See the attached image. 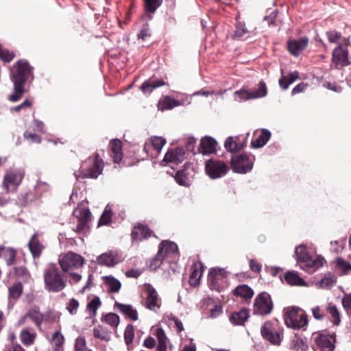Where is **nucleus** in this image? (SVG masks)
Masks as SVG:
<instances>
[{
  "label": "nucleus",
  "mask_w": 351,
  "mask_h": 351,
  "mask_svg": "<svg viewBox=\"0 0 351 351\" xmlns=\"http://www.w3.org/2000/svg\"><path fill=\"white\" fill-rule=\"evenodd\" d=\"M49 184L47 182L41 180H38L34 186V193L38 198L41 197L43 193L49 192Z\"/></svg>",
  "instance_id": "obj_41"
},
{
  "label": "nucleus",
  "mask_w": 351,
  "mask_h": 351,
  "mask_svg": "<svg viewBox=\"0 0 351 351\" xmlns=\"http://www.w3.org/2000/svg\"><path fill=\"white\" fill-rule=\"evenodd\" d=\"M196 139L193 136H189L184 143V148L188 153L194 152Z\"/></svg>",
  "instance_id": "obj_60"
},
{
  "label": "nucleus",
  "mask_w": 351,
  "mask_h": 351,
  "mask_svg": "<svg viewBox=\"0 0 351 351\" xmlns=\"http://www.w3.org/2000/svg\"><path fill=\"white\" fill-rule=\"evenodd\" d=\"M165 84V82L162 80H155L150 79L142 84L141 89L145 94H150L154 89Z\"/></svg>",
  "instance_id": "obj_29"
},
{
  "label": "nucleus",
  "mask_w": 351,
  "mask_h": 351,
  "mask_svg": "<svg viewBox=\"0 0 351 351\" xmlns=\"http://www.w3.org/2000/svg\"><path fill=\"white\" fill-rule=\"evenodd\" d=\"M174 178L176 182L181 186H186L189 185V180L182 171H178L174 176Z\"/></svg>",
  "instance_id": "obj_52"
},
{
  "label": "nucleus",
  "mask_w": 351,
  "mask_h": 351,
  "mask_svg": "<svg viewBox=\"0 0 351 351\" xmlns=\"http://www.w3.org/2000/svg\"><path fill=\"white\" fill-rule=\"evenodd\" d=\"M326 36L329 43H337L341 38V34L335 30H330L326 32Z\"/></svg>",
  "instance_id": "obj_53"
},
{
  "label": "nucleus",
  "mask_w": 351,
  "mask_h": 351,
  "mask_svg": "<svg viewBox=\"0 0 351 351\" xmlns=\"http://www.w3.org/2000/svg\"><path fill=\"white\" fill-rule=\"evenodd\" d=\"M191 269L192 271L189 276V283L191 286L196 287L197 285H199L202 272L193 267H192Z\"/></svg>",
  "instance_id": "obj_49"
},
{
  "label": "nucleus",
  "mask_w": 351,
  "mask_h": 351,
  "mask_svg": "<svg viewBox=\"0 0 351 351\" xmlns=\"http://www.w3.org/2000/svg\"><path fill=\"white\" fill-rule=\"evenodd\" d=\"M101 302L100 298L95 296L86 306V311L88 312L89 317L93 318L97 315V311L101 306Z\"/></svg>",
  "instance_id": "obj_38"
},
{
  "label": "nucleus",
  "mask_w": 351,
  "mask_h": 351,
  "mask_svg": "<svg viewBox=\"0 0 351 351\" xmlns=\"http://www.w3.org/2000/svg\"><path fill=\"white\" fill-rule=\"evenodd\" d=\"M295 253L300 268L309 274L315 272L323 265L322 261L313 259L311 257L303 244L295 248Z\"/></svg>",
  "instance_id": "obj_3"
},
{
  "label": "nucleus",
  "mask_w": 351,
  "mask_h": 351,
  "mask_svg": "<svg viewBox=\"0 0 351 351\" xmlns=\"http://www.w3.org/2000/svg\"><path fill=\"white\" fill-rule=\"evenodd\" d=\"M93 336L106 342L111 340V332L104 326L98 325L93 330Z\"/></svg>",
  "instance_id": "obj_30"
},
{
  "label": "nucleus",
  "mask_w": 351,
  "mask_h": 351,
  "mask_svg": "<svg viewBox=\"0 0 351 351\" xmlns=\"http://www.w3.org/2000/svg\"><path fill=\"white\" fill-rule=\"evenodd\" d=\"M162 250V256L165 259L175 258L178 254V245L173 241H162L158 247V250Z\"/></svg>",
  "instance_id": "obj_17"
},
{
  "label": "nucleus",
  "mask_w": 351,
  "mask_h": 351,
  "mask_svg": "<svg viewBox=\"0 0 351 351\" xmlns=\"http://www.w3.org/2000/svg\"><path fill=\"white\" fill-rule=\"evenodd\" d=\"M221 273V270H217L215 269H212L208 274V280L213 283L215 284L218 280V276Z\"/></svg>",
  "instance_id": "obj_63"
},
{
  "label": "nucleus",
  "mask_w": 351,
  "mask_h": 351,
  "mask_svg": "<svg viewBox=\"0 0 351 351\" xmlns=\"http://www.w3.org/2000/svg\"><path fill=\"white\" fill-rule=\"evenodd\" d=\"M97 261L100 265L113 267L119 262V257L116 252L110 251L99 255Z\"/></svg>",
  "instance_id": "obj_20"
},
{
  "label": "nucleus",
  "mask_w": 351,
  "mask_h": 351,
  "mask_svg": "<svg viewBox=\"0 0 351 351\" xmlns=\"http://www.w3.org/2000/svg\"><path fill=\"white\" fill-rule=\"evenodd\" d=\"M15 274L23 279H27L29 277V273L24 266L16 267L14 268Z\"/></svg>",
  "instance_id": "obj_62"
},
{
  "label": "nucleus",
  "mask_w": 351,
  "mask_h": 351,
  "mask_svg": "<svg viewBox=\"0 0 351 351\" xmlns=\"http://www.w3.org/2000/svg\"><path fill=\"white\" fill-rule=\"evenodd\" d=\"M186 152L184 147H178L174 151H168L165 154L163 160L167 163L178 165L184 160Z\"/></svg>",
  "instance_id": "obj_16"
},
{
  "label": "nucleus",
  "mask_w": 351,
  "mask_h": 351,
  "mask_svg": "<svg viewBox=\"0 0 351 351\" xmlns=\"http://www.w3.org/2000/svg\"><path fill=\"white\" fill-rule=\"evenodd\" d=\"M75 351H86V341L84 337L80 336L75 341Z\"/></svg>",
  "instance_id": "obj_54"
},
{
  "label": "nucleus",
  "mask_w": 351,
  "mask_h": 351,
  "mask_svg": "<svg viewBox=\"0 0 351 351\" xmlns=\"http://www.w3.org/2000/svg\"><path fill=\"white\" fill-rule=\"evenodd\" d=\"M327 312L330 315L332 322L335 325H339L341 322L339 312L337 308L331 304L327 307Z\"/></svg>",
  "instance_id": "obj_45"
},
{
  "label": "nucleus",
  "mask_w": 351,
  "mask_h": 351,
  "mask_svg": "<svg viewBox=\"0 0 351 351\" xmlns=\"http://www.w3.org/2000/svg\"><path fill=\"white\" fill-rule=\"evenodd\" d=\"M335 336L328 333L319 334L315 338L316 345L322 351H333L335 348Z\"/></svg>",
  "instance_id": "obj_14"
},
{
  "label": "nucleus",
  "mask_w": 351,
  "mask_h": 351,
  "mask_svg": "<svg viewBox=\"0 0 351 351\" xmlns=\"http://www.w3.org/2000/svg\"><path fill=\"white\" fill-rule=\"evenodd\" d=\"M25 176L23 169L10 170L3 177V186L7 193L15 191L21 183Z\"/></svg>",
  "instance_id": "obj_10"
},
{
  "label": "nucleus",
  "mask_w": 351,
  "mask_h": 351,
  "mask_svg": "<svg viewBox=\"0 0 351 351\" xmlns=\"http://www.w3.org/2000/svg\"><path fill=\"white\" fill-rule=\"evenodd\" d=\"M115 306L117 307L120 312H121L128 318L131 319L132 321H136L138 319L137 311L134 308L132 305L116 302Z\"/></svg>",
  "instance_id": "obj_25"
},
{
  "label": "nucleus",
  "mask_w": 351,
  "mask_h": 351,
  "mask_svg": "<svg viewBox=\"0 0 351 351\" xmlns=\"http://www.w3.org/2000/svg\"><path fill=\"white\" fill-rule=\"evenodd\" d=\"M16 253V250L12 248H8L4 252L3 256L5 257V262L8 265H11L14 263Z\"/></svg>",
  "instance_id": "obj_56"
},
{
  "label": "nucleus",
  "mask_w": 351,
  "mask_h": 351,
  "mask_svg": "<svg viewBox=\"0 0 351 351\" xmlns=\"http://www.w3.org/2000/svg\"><path fill=\"white\" fill-rule=\"evenodd\" d=\"M251 92L252 93V97H254V99L265 97L267 94V88L265 83L263 81H261L258 83V88Z\"/></svg>",
  "instance_id": "obj_44"
},
{
  "label": "nucleus",
  "mask_w": 351,
  "mask_h": 351,
  "mask_svg": "<svg viewBox=\"0 0 351 351\" xmlns=\"http://www.w3.org/2000/svg\"><path fill=\"white\" fill-rule=\"evenodd\" d=\"M162 110H170L180 105V101L171 97H166L162 104Z\"/></svg>",
  "instance_id": "obj_55"
},
{
  "label": "nucleus",
  "mask_w": 351,
  "mask_h": 351,
  "mask_svg": "<svg viewBox=\"0 0 351 351\" xmlns=\"http://www.w3.org/2000/svg\"><path fill=\"white\" fill-rule=\"evenodd\" d=\"M28 247L34 259L40 257L44 245L40 242L36 233L34 234L28 242Z\"/></svg>",
  "instance_id": "obj_23"
},
{
  "label": "nucleus",
  "mask_w": 351,
  "mask_h": 351,
  "mask_svg": "<svg viewBox=\"0 0 351 351\" xmlns=\"http://www.w3.org/2000/svg\"><path fill=\"white\" fill-rule=\"evenodd\" d=\"M348 44H339L332 53V62L337 68L345 67L351 64Z\"/></svg>",
  "instance_id": "obj_9"
},
{
  "label": "nucleus",
  "mask_w": 351,
  "mask_h": 351,
  "mask_svg": "<svg viewBox=\"0 0 351 351\" xmlns=\"http://www.w3.org/2000/svg\"><path fill=\"white\" fill-rule=\"evenodd\" d=\"M308 38L306 36L299 39L292 40L288 43L289 52L295 56H298L308 46Z\"/></svg>",
  "instance_id": "obj_18"
},
{
  "label": "nucleus",
  "mask_w": 351,
  "mask_h": 351,
  "mask_svg": "<svg viewBox=\"0 0 351 351\" xmlns=\"http://www.w3.org/2000/svg\"><path fill=\"white\" fill-rule=\"evenodd\" d=\"M33 68L25 60H19L11 70V80L14 84V93L9 96L12 102L19 101L25 93L24 84L34 80Z\"/></svg>",
  "instance_id": "obj_1"
},
{
  "label": "nucleus",
  "mask_w": 351,
  "mask_h": 351,
  "mask_svg": "<svg viewBox=\"0 0 351 351\" xmlns=\"http://www.w3.org/2000/svg\"><path fill=\"white\" fill-rule=\"evenodd\" d=\"M150 145H152L157 153H160L166 143V140L161 136H154L149 140Z\"/></svg>",
  "instance_id": "obj_42"
},
{
  "label": "nucleus",
  "mask_w": 351,
  "mask_h": 351,
  "mask_svg": "<svg viewBox=\"0 0 351 351\" xmlns=\"http://www.w3.org/2000/svg\"><path fill=\"white\" fill-rule=\"evenodd\" d=\"M32 126L34 132L45 133L44 123L43 121L38 119H34Z\"/></svg>",
  "instance_id": "obj_64"
},
{
  "label": "nucleus",
  "mask_w": 351,
  "mask_h": 351,
  "mask_svg": "<svg viewBox=\"0 0 351 351\" xmlns=\"http://www.w3.org/2000/svg\"><path fill=\"white\" fill-rule=\"evenodd\" d=\"M43 278L45 289L49 292H59L64 289L66 278L64 271L53 263L49 264L44 270Z\"/></svg>",
  "instance_id": "obj_2"
},
{
  "label": "nucleus",
  "mask_w": 351,
  "mask_h": 351,
  "mask_svg": "<svg viewBox=\"0 0 351 351\" xmlns=\"http://www.w3.org/2000/svg\"><path fill=\"white\" fill-rule=\"evenodd\" d=\"M165 260V258H164L163 256H162V250H158L156 256L151 262L150 267L153 269H156L157 268L160 267L163 261Z\"/></svg>",
  "instance_id": "obj_51"
},
{
  "label": "nucleus",
  "mask_w": 351,
  "mask_h": 351,
  "mask_svg": "<svg viewBox=\"0 0 351 351\" xmlns=\"http://www.w3.org/2000/svg\"><path fill=\"white\" fill-rule=\"evenodd\" d=\"M337 282L335 275L328 274L326 275L319 282V285L322 288L328 289L332 287Z\"/></svg>",
  "instance_id": "obj_40"
},
{
  "label": "nucleus",
  "mask_w": 351,
  "mask_h": 351,
  "mask_svg": "<svg viewBox=\"0 0 351 351\" xmlns=\"http://www.w3.org/2000/svg\"><path fill=\"white\" fill-rule=\"evenodd\" d=\"M27 319L32 320L35 325L40 329L42 323L45 320V315L39 311L38 308H31L28 310L27 313L19 319V324H24Z\"/></svg>",
  "instance_id": "obj_15"
},
{
  "label": "nucleus",
  "mask_w": 351,
  "mask_h": 351,
  "mask_svg": "<svg viewBox=\"0 0 351 351\" xmlns=\"http://www.w3.org/2000/svg\"><path fill=\"white\" fill-rule=\"evenodd\" d=\"M23 136L25 139H30L32 143H40L41 138L40 136L35 133L30 132L29 131H25L23 134Z\"/></svg>",
  "instance_id": "obj_61"
},
{
  "label": "nucleus",
  "mask_w": 351,
  "mask_h": 351,
  "mask_svg": "<svg viewBox=\"0 0 351 351\" xmlns=\"http://www.w3.org/2000/svg\"><path fill=\"white\" fill-rule=\"evenodd\" d=\"M134 337V328L132 325L129 324L126 326L124 331V341L128 346V350L131 351L133 348L131 345Z\"/></svg>",
  "instance_id": "obj_39"
},
{
  "label": "nucleus",
  "mask_w": 351,
  "mask_h": 351,
  "mask_svg": "<svg viewBox=\"0 0 351 351\" xmlns=\"http://www.w3.org/2000/svg\"><path fill=\"white\" fill-rule=\"evenodd\" d=\"M233 294L235 296L241 297L243 299L247 300L251 299L254 295L253 290L247 285H241L237 286L233 290Z\"/></svg>",
  "instance_id": "obj_28"
},
{
  "label": "nucleus",
  "mask_w": 351,
  "mask_h": 351,
  "mask_svg": "<svg viewBox=\"0 0 351 351\" xmlns=\"http://www.w3.org/2000/svg\"><path fill=\"white\" fill-rule=\"evenodd\" d=\"M64 337L60 330H56L51 337L53 351H64Z\"/></svg>",
  "instance_id": "obj_27"
},
{
  "label": "nucleus",
  "mask_w": 351,
  "mask_h": 351,
  "mask_svg": "<svg viewBox=\"0 0 351 351\" xmlns=\"http://www.w3.org/2000/svg\"><path fill=\"white\" fill-rule=\"evenodd\" d=\"M234 94L239 97L241 101H246L248 99H254V97H252V95H253L252 93L248 90L241 89V90H237L234 93Z\"/></svg>",
  "instance_id": "obj_58"
},
{
  "label": "nucleus",
  "mask_w": 351,
  "mask_h": 351,
  "mask_svg": "<svg viewBox=\"0 0 351 351\" xmlns=\"http://www.w3.org/2000/svg\"><path fill=\"white\" fill-rule=\"evenodd\" d=\"M285 280L290 285L302 286L305 283L304 280L295 271L286 273L285 275Z\"/></svg>",
  "instance_id": "obj_37"
},
{
  "label": "nucleus",
  "mask_w": 351,
  "mask_h": 351,
  "mask_svg": "<svg viewBox=\"0 0 351 351\" xmlns=\"http://www.w3.org/2000/svg\"><path fill=\"white\" fill-rule=\"evenodd\" d=\"M298 78L299 73L298 71L291 72L287 75H282L279 80V85L283 90H287Z\"/></svg>",
  "instance_id": "obj_32"
},
{
  "label": "nucleus",
  "mask_w": 351,
  "mask_h": 351,
  "mask_svg": "<svg viewBox=\"0 0 351 351\" xmlns=\"http://www.w3.org/2000/svg\"><path fill=\"white\" fill-rule=\"evenodd\" d=\"M79 307V302L75 299L72 298L69 300L66 309L71 315H75L77 313V308Z\"/></svg>",
  "instance_id": "obj_59"
},
{
  "label": "nucleus",
  "mask_w": 351,
  "mask_h": 351,
  "mask_svg": "<svg viewBox=\"0 0 351 351\" xmlns=\"http://www.w3.org/2000/svg\"><path fill=\"white\" fill-rule=\"evenodd\" d=\"M110 145L112 152L111 156L113 158L114 162L118 163L123 158L121 141L118 139L112 140Z\"/></svg>",
  "instance_id": "obj_26"
},
{
  "label": "nucleus",
  "mask_w": 351,
  "mask_h": 351,
  "mask_svg": "<svg viewBox=\"0 0 351 351\" xmlns=\"http://www.w3.org/2000/svg\"><path fill=\"white\" fill-rule=\"evenodd\" d=\"M273 307L271 298L266 292L259 293L254 300V314L267 315L271 312Z\"/></svg>",
  "instance_id": "obj_11"
},
{
  "label": "nucleus",
  "mask_w": 351,
  "mask_h": 351,
  "mask_svg": "<svg viewBox=\"0 0 351 351\" xmlns=\"http://www.w3.org/2000/svg\"><path fill=\"white\" fill-rule=\"evenodd\" d=\"M246 143L240 141L239 136H229L224 142V147L227 152L234 155L236 152L243 149Z\"/></svg>",
  "instance_id": "obj_22"
},
{
  "label": "nucleus",
  "mask_w": 351,
  "mask_h": 351,
  "mask_svg": "<svg viewBox=\"0 0 351 351\" xmlns=\"http://www.w3.org/2000/svg\"><path fill=\"white\" fill-rule=\"evenodd\" d=\"M36 337V333L35 332H30L27 328H23L19 335L21 341L26 346L34 344Z\"/></svg>",
  "instance_id": "obj_33"
},
{
  "label": "nucleus",
  "mask_w": 351,
  "mask_h": 351,
  "mask_svg": "<svg viewBox=\"0 0 351 351\" xmlns=\"http://www.w3.org/2000/svg\"><path fill=\"white\" fill-rule=\"evenodd\" d=\"M73 214L78 217V222L75 230L77 232H81L86 228L87 222L90 217V212L86 208L75 209Z\"/></svg>",
  "instance_id": "obj_19"
},
{
  "label": "nucleus",
  "mask_w": 351,
  "mask_h": 351,
  "mask_svg": "<svg viewBox=\"0 0 351 351\" xmlns=\"http://www.w3.org/2000/svg\"><path fill=\"white\" fill-rule=\"evenodd\" d=\"M285 323L289 328L300 329L308 324L307 315L298 307L288 309L285 314Z\"/></svg>",
  "instance_id": "obj_5"
},
{
  "label": "nucleus",
  "mask_w": 351,
  "mask_h": 351,
  "mask_svg": "<svg viewBox=\"0 0 351 351\" xmlns=\"http://www.w3.org/2000/svg\"><path fill=\"white\" fill-rule=\"evenodd\" d=\"M23 287L21 282H16L14 283L12 286L8 288L9 300H16L19 299L23 293Z\"/></svg>",
  "instance_id": "obj_36"
},
{
  "label": "nucleus",
  "mask_w": 351,
  "mask_h": 351,
  "mask_svg": "<svg viewBox=\"0 0 351 351\" xmlns=\"http://www.w3.org/2000/svg\"><path fill=\"white\" fill-rule=\"evenodd\" d=\"M104 322L112 327H117L119 323V317L112 313L106 314L104 317Z\"/></svg>",
  "instance_id": "obj_50"
},
{
  "label": "nucleus",
  "mask_w": 351,
  "mask_h": 351,
  "mask_svg": "<svg viewBox=\"0 0 351 351\" xmlns=\"http://www.w3.org/2000/svg\"><path fill=\"white\" fill-rule=\"evenodd\" d=\"M162 0H145V8L147 12L154 13L161 5Z\"/></svg>",
  "instance_id": "obj_48"
},
{
  "label": "nucleus",
  "mask_w": 351,
  "mask_h": 351,
  "mask_svg": "<svg viewBox=\"0 0 351 351\" xmlns=\"http://www.w3.org/2000/svg\"><path fill=\"white\" fill-rule=\"evenodd\" d=\"M254 158L247 154L231 156V168L237 173H246L250 171L254 165Z\"/></svg>",
  "instance_id": "obj_6"
},
{
  "label": "nucleus",
  "mask_w": 351,
  "mask_h": 351,
  "mask_svg": "<svg viewBox=\"0 0 351 351\" xmlns=\"http://www.w3.org/2000/svg\"><path fill=\"white\" fill-rule=\"evenodd\" d=\"M36 198L38 197L36 193L29 191L21 194V196L19 197V201L21 205L25 206L29 204L30 203L33 202Z\"/></svg>",
  "instance_id": "obj_47"
},
{
  "label": "nucleus",
  "mask_w": 351,
  "mask_h": 351,
  "mask_svg": "<svg viewBox=\"0 0 351 351\" xmlns=\"http://www.w3.org/2000/svg\"><path fill=\"white\" fill-rule=\"evenodd\" d=\"M104 169L103 160L95 153L93 157H89L84 160L80 167L82 178H97L102 173Z\"/></svg>",
  "instance_id": "obj_4"
},
{
  "label": "nucleus",
  "mask_w": 351,
  "mask_h": 351,
  "mask_svg": "<svg viewBox=\"0 0 351 351\" xmlns=\"http://www.w3.org/2000/svg\"><path fill=\"white\" fill-rule=\"evenodd\" d=\"M249 317L248 311L243 308L239 312H235L230 317V322L234 325H243Z\"/></svg>",
  "instance_id": "obj_31"
},
{
  "label": "nucleus",
  "mask_w": 351,
  "mask_h": 351,
  "mask_svg": "<svg viewBox=\"0 0 351 351\" xmlns=\"http://www.w3.org/2000/svg\"><path fill=\"white\" fill-rule=\"evenodd\" d=\"M217 142L215 138L210 136H205L201 139L199 152L203 155L210 154L216 152Z\"/></svg>",
  "instance_id": "obj_21"
},
{
  "label": "nucleus",
  "mask_w": 351,
  "mask_h": 351,
  "mask_svg": "<svg viewBox=\"0 0 351 351\" xmlns=\"http://www.w3.org/2000/svg\"><path fill=\"white\" fill-rule=\"evenodd\" d=\"M228 169L227 165L217 158L208 160L205 165L206 173L211 179H218L224 176L227 173Z\"/></svg>",
  "instance_id": "obj_8"
},
{
  "label": "nucleus",
  "mask_w": 351,
  "mask_h": 351,
  "mask_svg": "<svg viewBox=\"0 0 351 351\" xmlns=\"http://www.w3.org/2000/svg\"><path fill=\"white\" fill-rule=\"evenodd\" d=\"M156 335L158 341L156 351H167V337L161 328L156 330Z\"/></svg>",
  "instance_id": "obj_35"
},
{
  "label": "nucleus",
  "mask_w": 351,
  "mask_h": 351,
  "mask_svg": "<svg viewBox=\"0 0 351 351\" xmlns=\"http://www.w3.org/2000/svg\"><path fill=\"white\" fill-rule=\"evenodd\" d=\"M261 332L262 337L271 344L278 346L280 344L282 339L281 335L274 330L271 322H266L261 327Z\"/></svg>",
  "instance_id": "obj_13"
},
{
  "label": "nucleus",
  "mask_w": 351,
  "mask_h": 351,
  "mask_svg": "<svg viewBox=\"0 0 351 351\" xmlns=\"http://www.w3.org/2000/svg\"><path fill=\"white\" fill-rule=\"evenodd\" d=\"M58 261L64 272L77 269L82 267L84 263V258L73 252H68L61 255L59 257Z\"/></svg>",
  "instance_id": "obj_7"
},
{
  "label": "nucleus",
  "mask_w": 351,
  "mask_h": 351,
  "mask_svg": "<svg viewBox=\"0 0 351 351\" xmlns=\"http://www.w3.org/2000/svg\"><path fill=\"white\" fill-rule=\"evenodd\" d=\"M144 290L147 293L144 306L150 311H156L160 306L156 290L150 284H145Z\"/></svg>",
  "instance_id": "obj_12"
},
{
  "label": "nucleus",
  "mask_w": 351,
  "mask_h": 351,
  "mask_svg": "<svg viewBox=\"0 0 351 351\" xmlns=\"http://www.w3.org/2000/svg\"><path fill=\"white\" fill-rule=\"evenodd\" d=\"M271 132L267 129H263L258 138L252 142V145L254 148L262 147L267 144L271 137Z\"/></svg>",
  "instance_id": "obj_34"
},
{
  "label": "nucleus",
  "mask_w": 351,
  "mask_h": 351,
  "mask_svg": "<svg viewBox=\"0 0 351 351\" xmlns=\"http://www.w3.org/2000/svg\"><path fill=\"white\" fill-rule=\"evenodd\" d=\"M151 234L152 230L147 226L139 224L134 226L131 237L133 240H142L149 237Z\"/></svg>",
  "instance_id": "obj_24"
},
{
  "label": "nucleus",
  "mask_w": 351,
  "mask_h": 351,
  "mask_svg": "<svg viewBox=\"0 0 351 351\" xmlns=\"http://www.w3.org/2000/svg\"><path fill=\"white\" fill-rule=\"evenodd\" d=\"M105 282L109 287L110 292H118L121 288V282L116 278L112 276H106Z\"/></svg>",
  "instance_id": "obj_43"
},
{
  "label": "nucleus",
  "mask_w": 351,
  "mask_h": 351,
  "mask_svg": "<svg viewBox=\"0 0 351 351\" xmlns=\"http://www.w3.org/2000/svg\"><path fill=\"white\" fill-rule=\"evenodd\" d=\"M248 31L243 24L237 23L234 32L235 38L243 39L245 37Z\"/></svg>",
  "instance_id": "obj_57"
},
{
  "label": "nucleus",
  "mask_w": 351,
  "mask_h": 351,
  "mask_svg": "<svg viewBox=\"0 0 351 351\" xmlns=\"http://www.w3.org/2000/svg\"><path fill=\"white\" fill-rule=\"evenodd\" d=\"M111 217H112V210L109 205H107L105 208V210L101 215L98 225L99 226H104V225H108L111 221Z\"/></svg>",
  "instance_id": "obj_46"
}]
</instances>
